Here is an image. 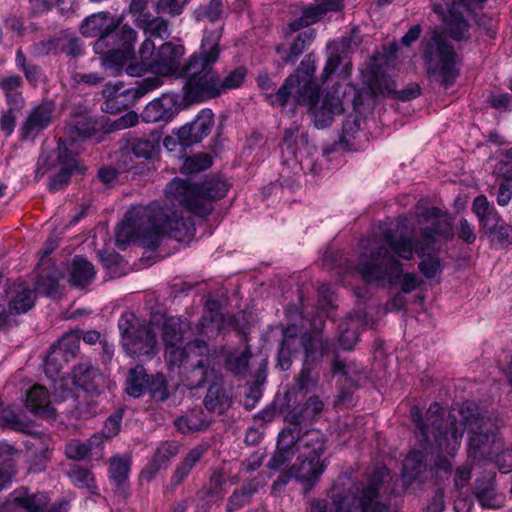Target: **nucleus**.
I'll return each instance as SVG.
<instances>
[{"instance_id":"nucleus-1","label":"nucleus","mask_w":512,"mask_h":512,"mask_svg":"<svg viewBox=\"0 0 512 512\" xmlns=\"http://www.w3.org/2000/svg\"><path fill=\"white\" fill-rule=\"evenodd\" d=\"M422 217L424 221L432 220V223L422 227L415 240L407 235L396 236L388 224L380 225V236L384 244L373 247L369 257L362 254L356 266L366 283L381 285L387 280L389 284H395L403 274V265L398 258L411 260L414 253L420 258L430 256L439 249V239L453 236L452 222L441 209L427 208Z\"/></svg>"},{"instance_id":"nucleus-2","label":"nucleus","mask_w":512,"mask_h":512,"mask_svg":"<svg viewBox=\"0 0 512 512\" xmlns=\"http://www.w3.org/2000/svg\"><path fill=\"white\" fill-rule=\"evenodd\" d=\"M411 417L417 429V437L423 445L436 448L460 446L465 430H468V448L498 446L500 439L491 429L483 425L478 406L470 401L456 404L448 415L439 403H432L423 417L414 406Z\"/></svg>"},{"instance_id":"nucleus-3","label":"nucleus","mask_w":512,"mask_h":512,"mask_svg":"<svg viewBox=\"0 0 512 512\" xmlns=\"http://www.w3.org/2000/svg\"><path fill=\"white\" fill-rule=\"evenodd\" d=\"M223 28L205 30L198 52H194L186 61V74H189L184 86L185 99L199 103L221 95L218 75L213 65L218 61Z\"/></svg>"},{"instance_id":"nucleus-4","label":"nucleus","mask_w":512,"mask_h":512,"mask_svg":"<svg viewBox=\"0 0 512 512\" xmlns=\"http://www.w3.org/2000/svg\"><path fill=\"white\" fill-rule=\"evenodd\" d=\"M229 188L227 181L215 177L205 180L201 186L174 178L167 184L165 193L170 203H178L186 213L205 217L212 211L210 201L225 197Z\"/></svg>"},{"instance_id":"nucleus-5","label":"nucleus","mask_w":512,"mask_h":512,"mask_svg":"<svg viewBox=\"0 0 512 512\" xmlns=\"http://www.w3.org/2000/svg\"><path fill=\"white\" fill-rule=\"evenodd\" d=\"M421 46L428 74L445 87L453 85L459 75V57L446 34L434 29L424 36Z\"/></svg>"},{"instance_id":"nucleus-6","label":"nucleus","mask_w":512,"mask_h":512,"mask_svg":"<svg viewBox=\"0 0 512 512\" xmlns=\"http://www.w3.org/2000/svg\"><path fill=\"white\" fill-rule=\"evenodd\" d=\"M156 216L157 210L151 207V204L130 209L124 221L116 228V245L120 249H125L131 241H134L147 248H156L160 244L161 234L159 227L152 224Z\"/></svg>"},{"instance_id":"nucleus-7","label":"nucleus","mask_w":512,"mask_h":512,"mask_svg":"<svg viewBox=\"0 0 512 512\" xmlns=\"http://www.w3.org/2000/svg\"><path fill=\"white\" fill-rule=\"evenodd\" d=\"M136 31L127 24L114 28L99 37L93 46L96 54L101 55L102 64L111 69H118L134 57Z\"/></svg>"},{"instance_id":"nucleus-8","label":"nucleus","mask_w":512,"mask_h":512,"mask_svg":"<svg viewBox=\"0 0 512 512\" xmlns=\"http://www.w3.org/2000/svg\"><path fill=\"white\" fill-rule=\"evenodd\" d=\"M214 358L208 354V347L204 340L195 339L187 343V352L182 363L171 364L182 368L186 386L197 389L205 383H211L220 375L214 364Z\"/></svg>"},{"instance_id":"nucleus-9","label":"nucleus","mask_w":512,"mask_h":512,"mask_svg":"<svg viewBox=\"0 0 512 512\" xmlns=\"http://www.w3.org/2000/svg\"><path fill=\"white\" fill-rule=\"evenodd\" d=\"M122 346L126 353L137 358H151L156 353V335L149 325L140 323L131 312L123 313L118 321Z\"/></svg>"},{"instance_id":"nucleus-10","label":"nucleus","mask_w":512,"mask_h":512,"mask_svg":"<svg viewBox=\"0 0 512 512\" xmlns=\"http://www.w3.org/2000/svg\"><path fill=\"white\" fill-rule=\"evenodd\" d=\"M336 92H327L319 105V87L307 82L304 83L302 90L295 95V104L308 106L315 126L325 128L331 124L334 115L344 111L343 101L336 95Z\"/></svg>"},{"instance_id":"nucleus-11","label":"nucleus","mask_w":512,"mask_h":512,"mask_svg":"<svg viewBox=\"0 0 512 512\" xmlns=\"http://www.w3.org/2000/svg\"><path fill=\"white\" fill-rule=\"evenodd\" d=\"M301 344L305 358L295 383L300 392H310L319 384V374L314 370L327 352L329 342L322 335L305 333L301 336Z\"/></svg>"},{"instance_id":"nucleus-12","label":"nucleus","mask_w":512,"mask_h":512,"mask_svg":"<svg viewBox=\"0 0 512 512\" xmlns=\"http://www.w3.org/2000/svg\"><path fill=\"white\" fill-rule=\"evenodd\" d=\"M162 84L163 81L159 76L144 78L137 82L135 87L129 89H123L124 86L121 82L114 85L107 83L102 91L104 97H106V101L104 102L105 108H103V110L115 112L118 111L121 106L128 107L134 105L138 99L160 87Z\"/></svg>"},{"instance_id":"nucleus-13","label":"nucleus","mask_w":512,"mask_h":512,"mask_svg":"<svg viewBox=\"0 0 512 512\" xmlns=\"http://www.w3.org/2000/svg\"><path fill=\"white\" fill-rule=\"evenodd\" d=\"M172 206L178 205L181 210L172 209L170 207L161 206L159 203H152L151 207L157 210L156 219L153 220V226H158L161 234L160 240L164 235H167L179 242L187 241L195 234V226L190 216H185L183 207L178 203L172 204Z\"/></svg>"},{"instance_id":"nucleus-14","label":"nucleus","mask_w":512,"mask_h":512,"mask_svg":"<svg viewBox=\"0 0 512 512\" xmlns=\"http://www.w3.org/2000/svg\"><path fill=\"white\" fill-rule=\"evenodd\" d=\"M389 470L385 466L377 467L366 484L357 487V501L360 512H391L389 501L381 499L385 477Z\"/></svg>"},{"instance_id":"nucleus-15","label":"nucleus","mask_w":512,"mask_h":512,"mask_svg":"<svg viewBox=\"0 0 512 512\" xmlns=\"http://www.w3.org/2000/svg\"><path fill=\"white\" fill-rule=\"evenodd\" d=\"M81 330H72L65 333L57 343L50 347V352L45 360L44 369L46 375L55 379L60 374L63 364L75 358L79 352Z\"/></svg>"},{"instance_id":"nucleus-16","label":"nucleus","mask_w":512,"mask_h":512,"mask_svg":"<svg viewBox=\"0 0 512 512\" xmlns=\"http://www.w3.org/2000/svg\"><path fill=\"white\" fill-rule=\"evenodd\" d=\"M185 54V47L181 43L171 41L163 43L150 62L151 72L161 76L182 77L186 74V62L182 64L181 60Z\"/></svg>"},{"instance_id":"nucleus-17","label":"nucleus","mask_w":512,"mask_h":512,"mask_svg":"<svg viewBox=\"0 0 512 512\" xmlns=\"http://www.w3.org/2000/svg\"><path fill=\"white\" fill-rule=\"evenodd\" d=\"M55 110L53 101H43L32 107L19 127L20 140L34 141L52 124Z\"/></svg>"},{"instance_id":"nucleus-18","label":"nucleus","mask_w":512,"mask_h":512,"mask_svg":"<svg viewBox=\"0 0 512 512\" xmlns=\"http://www.w3.org/2000/svg\"><path fill=\"white\" fill-rule=\"evenodd\" d=\"M188 328V323L181 317L171 316L165 319L162 327V338L166 345L165 356L169 364L183 362L187 352V344L181 347L183 335Z\"/></svg>"},{"instance_id":"nucleus-19","label":"nucleus","mask_w":512,"mask_h":512,"mask_svg":"<svg viewBox=\"0 0 512 512\" xmlns=\"http://www.w3.org/2000/svg\"><path fill=\"white\" fill-rule=\"evenodd\" d=\"M321 450H311L309 455L300 459L291 465V470L294 479L298 481L303 487V494H309L318 483L321 475L325 471L326 463L321 460Z\"/></svg>"},{"instance_id":"nucleus-20","label":"nucleus","mask_w":512,"mask_h":512,"mask_svg":"<svg viewBox=\"0 0 512 512\" xmlns=\"http://www.w3.org/2000/svg\"><path fill=\"white\" fill-rule=\"evenodd\" d=\"M442 1L443 3L434 5V11L442 16L449 36L456 41L468 39L469 24L462 16L464 0Z\"/></svg>"},{"instance_id":"nucleus-21","label":"nucleus","mask_w":512,"mask_h":512,"mask_svg":"<svg viewBox=\"0 0 512 512\" xmlns=\"http://www.w3.org/2000/svg\"><path fill=\"white\" fill-rule=\"evenodd\" d=\"M472 494L483 509L498 510L505 505V496L497 491L496 472H485L474 482Z\"/></svg>"},{"instance_id":"nucleus-22","label":"nucleus","mask_w":512,"mask_h":512,"mask_svg":"<svg viewBox=\"0 0 512 512\" xmlns=\"http://www.w3.org/2000/svg\"><path fill=\"white\" fill-rule=\"evenodd\" d=\"M214 125V114L210 109H202L194 120L180 127L177 132L179 143L190 147L201 142Z\"/></svg>"},{"instance_id":"nucleus-23","label":"nucleus","mask_w":512,"mask_h":512,"mask_svg":"<svg viewBox=\"0 0 512 512\" xmlns=\"http://www.w3.org/2000/svg\"><path fill=\"white\" fill-rule=\"evenodd\" d=\"M131 458L128 454L114 455L109 461L108 478L114 493L127 499L130 496L129 474Z\"/></svg>"},{"instance_id":"nucleus-24","label":"nucleus","mask_w":512,"mask_h":512,"mask_svg":"<svg viewBox=\"0 0 512 512\" xmlns=\"http://www.w3.org/2000/svg\"><path fill=\"white\" fill-rule=\"evenodd\" d=\"M178 112V96L173 93H165L148 103L141 117L146 123L169 122Z\"/></svg>"},{"instance_id":"nucleus-25","label":"nucleus","mask_w":512,"mask_h":512,"mask_svg":"<svg viewBox=\"0 0 512 512\" xmlns=\"http://www.w3.org/2000/svg\"><path fill=\"white\" fill-rule=\"evenodd\" d=\"M57 150V158L61 167L50 181L49 189L52 192L63 190L68 185L73 172L78 169L76 155L68 149L65 140L59 139Z\"/></svg>"},{"instance_id":"nucleus-26","label":"nucleus","mask_w":512,"mask_h":512,"mask_svg":"<svg viewBox=\"0 0 512 512\" xmlns=\"http://www.w3.org/2000/svg\"><path fill=\"white\" fill-rule=\"evenodd\" d=\"M104 376L90 362L80 363L73 369V383L87 393H99L104 385Z\"/></svg>"},{"instance_id":"nucleus-27","label":"nucleus","mask_w":512,"mask_h":512,"mask_svg":"<svg viewBox=\"0 0 512 512\" xmlns=\"http://www.w3.org/2000/svg\"><path fill=\"white\" fill-rule=\"evenodd\" d=\"M203 403L208 411L218 414H223L230 407L232 398L223 385L221 375L209 383Z\"/></svg>"},{"instance_id":"nucleus-28","label":"nucleus","mask_w":512,"mask_h":512,"mask_svg":"<svg viewBox=\"0 0 512 512\" xmlns=\"http://www.w3.org/2000/svg\"><path fill=\"white\" fill-rule=\"evenodd\" d=\"M297 327L289 326L283 331V339L277 353L276 366L282 371L288 370L292 365V356L302 347L301 338L298 339Z\"/></svg>"},{"instance_id":"nucleus-29","label":"nucleus","mask_w":512,"mask_h":512,"mask_svg":"<svg viewBox=\"0 0 512 512\" xmlns=\"http://www.w3.org/2000/svg\"><path fill=\"white\" fill-rule=\"evenodd\" d=\"M25 407L34 414L55 418V410L50 404L48 391L43 386L34 385L27 391Z\"/></svg>"},{"instance_id":"nucleus-30","label":"nucleus","mask_w":512,"mask_h":512,"mask_svg":"<svg viewBox=\"0 0 512 512\" xmlns=\"http://www.w3.org/2000/svg\"><path fill=\"white\" fill-rule=\"evenodd\" d=\"M98 131V123L87 115L72 117L65 126V135L72 142L83 141Z\"/></svg>"},{"instance_id":"nucleus-31","label":"nucleus","mask_w":512,"mask_h":512,"mask_svg":"<svg viewBox=\"0 0 512 512\" xmlns=\"http://www.w3.org/2000/svg\"><path fill=\"white\" fill-rule=\"evenodd\" d=\"M329 50L330 54L323 69L322 80L326 81L329 79L332 74L337 72L340 65H342V68L340 69L339 74L344 77L348 76L351 69V63L347 60L345 45L343 43H333L329 46Z\"/></svg>"},{"instance_id":"nucleus-32","label":"nucleus","mask_w":512,"mask_h":512,"mask_svg":"<svg viewBox=\"0 0 512 512\" xmlns=\"http://www.w3.org/2000/svg\"><path fill=\"white\" fill-rule=\"evenodd\" d=\"M115 19L108 12H99L87 17L81 24L80 30L85 37H101L114 28Z\"/></svg>"},{"instance_id":"nucleus-33","label":"nucleus","mask_w":512,"mask_h":512,"mask_svg":"<svg viewBox=\"0 0 512 512\" xmlns=\"http://www.w3.org/2000/svg\"><path fill=\"white\" fill-rule=\"evenodd\" d=\"M8 296V306L16 315L27 312L34 305L33 291L24 283L12 285Z\"/></svg>"},{"instance_id":"nucleus-34","label":"nucleus","mask_w":512,"mask_h":512,"mask_svg":"<svg viewBox=\"0 0 512 512\" xmlns=\"http://www.w3.org/2000/svg\"><path fill=\"white\" fill-rule=\"evenodd\" d=\"M300 77L298 74L288 76L276 93H267L265 100L271 105L286 106L290 99L295 102V95L302 90Z\"/></svg>"},{"instance_id":"nucleus-35","label":"nucleus","mask_w":512,"mask_h":512,"mask_svg":"<svg viewBox=\"0 0 512 512\" xmlns=\"http://www.w3.org/2000/svg\"><path fill=\"white\" fill-rule=\"evenodd\" d=\"M122 421V413L116 412L112 414L104 423L102 431L100 433H95L92 435L88 443L78 445L75 448H98L101 445L108 444V441L116 436L120 431Z\"/></svg>"},{"instance_id":"nucleus-36","label":"nucleus","mask_w":512,"mask_h":512,"mask_svg":"<svg viewBox=\"0 0 512 512\" xmlns=\"http://www.w3.org/2000/svg\"><path fill=\"white\" fill-rule=\"evenodd\" d=\"M94 266L84 257L75 256L71 264L69 283L83 288L89 285L95 277Z\"/></svg>"},{"instance_id":"nucleus-37","label":"nucleus","mask_w":512,"mask_h":512,"mask_svg":"<svg viewBox=\"0 0 512 512\" xmlns=\"http://www.w3.org/2000/svg\"><path fill=\"white\" fill-rule=\"evenodd\" d=\"M315 38L314 29H308L301 33H299L291 43L289 48V52H287L283 47L278 46L276 51L278 54H281L282 59L286 63H295L298 57L311 45Z\"/></svg>"},{"instance_id":"nucleus-38","label":"nucleus","mask_w":512,"mask_h":512,"mask_svg":"<svg viewBox=\"0 0 512 512\" xmlns=\"http://www.w3.org/2000/svg\"><path fill=\"white\" fill-rule=\"evenodd\" d=\"M155 54L156 52L154 42L150 38L145 39L139 50L140 61L131 62L129 65H127L125 69L126 73L132 77H140L146 74L148 71H151L150 62L153 61Z\"/></svg>"},{"instance_id":"nucleus-39","label":"nucleus","mask_w":512,"mask_h":512,"mask_svg":"<svg viewBox=\"0 0 512 512\" xmlns=\"http://www.w3.org/2000/svg\"><path fill=\"white\" fill-rule=\"evenodd\" d=\"M174 423L179 431L188 433L206 428L209 420L201 407H195L178 417Z\"/></svg>"},{"instance_id":"nucleus-40","label":"nucleus","mask_w":512,"mask_h":512,"mask_svg":"<svg viewBox=\"0 0 512 512\" xmlns=\"http://www.w3.org/2000/svg\"><path fill=\"white\" fill-rule=\"evenodd\" d=\"M17 501L27 512H67V502L54 503L46 509L48 498L45 494L27 495L17 498Z\"/></svg>"},{"instance_id":"nucleus-41","label":"nucleus","mask_w":512,"mask_h":512,"mask_svg":"<svg viewBox=\"0 0 512 512\" xmlns=\"http://www.w3.org/2000/svg\"><path fill=\"white\" fill-rule=\"evenodd\" d=\"M325 409V402L320 398L319 395H311L304 405L301 407L298 413L291 415V418L295 424L311 423L316 421Z\"/></svg>"},{"instance_id":"nucleus-42","label":"nucleus","mask_w":512,"mask_h":512,"mask_svg":"<svg viewBox=\"0 0 512 512\" xmlns=\"http://www.w3.org/2000/svg\"><path fill=\"white\" fill-rule=\"evenodd\" d=\"M149 379L150 377L146 373L145 368L142 365H137L128 372L126 392L134 398L142 396L147 391Z\"/></svg>"},{"instance_id":"nucleus-43","label":"nucleus","mask_w":512,"mask_h":512,"mask_svg":"<svg viewBox=\"0 0 512 512\" xmlns=\"http://www.w3.org/2000/svg\"><path fill=\"white\" fill-rule=\"evenodd\" d=\"M492 243L504 248L512 244V226L506 224L498 214L495 224L490 227H481Z\"/></svg>"},{"instance_id":"nucleus-44","label":"nucleus","mask_w":512,"mask_h":512,"mask_svg":"<svg viewBox=\"0 0 512 512\" xmlns=\"http://www.w3.org/2000/svg\"><path fill=\"white\" fill-rule=\"evenodd\" d=\"M424 450H411L403 461V477L409 481L421 480V474L426 470Z\"/></svg>"},{"instance_id":"nucleus-45","label":"nucleus","mask_w":512,"mask_h":512,"mask_svg":"<svg viewBox=\"0 0 512 512\" xmlns=\"http://www.w3.org/2000/svg\"><path fill=\"white\" fill-rule=\"evenodd\" d=\"M472 211L478 218L480 227H490L498 219V211L490 206L487 197L484 195L475 197L472 203Z\"/></svg>"},{"instance_id":"nucleus-46","label":"nucleus","mask_w":512,"mask_h":512,"mask_svg":"<svg viewBox=\"0 0 512 512\" xmlns=\"http://www.w3.org/2000/svg\"><path fill=\"white\" fill-rule=\"evenodd\" d=\"M67 476L77 488H85L91 494H98V488L91 471L77 464L70 465Z\"/></svg>"},{"instance_id":"nucleus-47","label":"nucleus","mask_w":512,"mask_h":512,"mask_svg":"<svg viewBox=\"0 0 512 512\" xmlns=\"http://www.w3.org/2000/svg\"><path fill=\"white\" fill-rule=\"evenodd\" d=\"M225 16H227V9L223 0H210L208 4L200 6L194 11L196 21L207 19L211 23H215Z\"/></svg>"},{"instance_id":"nucleus-48","label":"nucleus","mask_w":512,"mask_h":512,"mask_svg":"<svg viewBox=\"0 0 512 512\" xmlns=\"http://www.w3.org/2000/svg\"><path fill=\"white\" fill-rule=\"evenodd\" d=\"M324 16L322 10L316 3L314 5H308L302 9L300 17L289 22L288 28L291 32H297L304 27L318 22Z\"/></svg>"},{"instance_id":"nucleus-49","label":"nucleus","mask_w":512,"mask_h":512,"mask_svg":"<svg viewBox=\"0 0 512 512\" xmlns=\"http://www.w3.org/2000/svg\"><path fill=\"white\" fill-rule=\"evenodd\" d=\"M143 17L144 19L141 22L144 23L145 33L160 39H166L170 36V25L167 19L161 16L149 18L150 14H145Z\"/></svg>"},{"instance_id":"nucleus-50","label":"nucleus","mask_w":512,"mask_h":512,"mask_svg":"<svg viewBox=\"0 0 512 512\" xmlns=\"http://www.w3.org/2000/svg\"><path fill=\"white\" fill-rule=\"evenodd\" d=\"M201 457V450H191L181 464L176 468L171 478V483L175 486L181 484Z\"/></svg>"},{"instance_id":"nucleus-51","label":"nucleus","mask_w":512,"mask_h":512,"mask_svg":"<svg viewBox=\"0 0 512 512\" xmlns=\"http://www.w3.org/2000/svg\"><path fill=\"white\" fill-rule=\"evenodd\" d=\"M19 450H5L6 455L0 462V491L6 489L12 482L16 474L15 461L13 455Z\"/></svg>"},{"instance_id":"nucleus-52","label":"nucleus","mask_w":512,"mask_h":512,"mask_svg":"<svg viewBox=\"0 0 512 512\" xmlns=\"http://www.w3.org/2000/svg\"><path fill=\"white\" fill-rule=\"evenodd\" d=\"M212 165V158L206 153H197L187 157L181 167L185 174H195L208 169Z\"/></svg>"},{"instance_id":"nucleus-53","label":"nucleus","mask_w":512,"mask_h":512,"mask_svg":"<svg viewBox=\"0 0 512 512\" xmlns=\"http://www.w3.org/2000/svg\"><path fill=\"white\" fill-rule=\"evenodd\" d=\"M59 51L70 57H77L83 53L80 39L72 33L61 31L59 33Z\"/></svg>"},{"instance_id":"nucleus-54","label":"nucleus","mask_w":512,"mask_h":512,"mask_svg":"<svg viewBox=\"0 0 512 512\" xmlns=\"http://www.w3.org/2000/svg\"><path fill=\"white\" fill-rule=\"evenodd\" d=\"M15 63L17 68L24 73L28 82L33 85L38 83L42 76V69L36 64L28 63L21 49L16 52Z\"/></svg>"},{"instance_id":"nucleus-55","label":"nucleus","mask_w":512,"mask_h":512,"mask_svg":"<svg viewBox=\"0 0 512 512\" xmlns=\"http://www.w3.org/2000/svg\"><path fill=\"white\" fill-rule=\"evenodd\" d=\"M247 75V69L243 66L236 67L231 70L223 79L218 77V85L220 93L226 92L227 90L239 88Z\"/></svg>"},{"instance_id":"nucleus-56","label":"nucleus","mask_w":512,"mask_h":512,"mask_svg":"<svg viewBox=\"0 0 512 512\" xmlns=\"http://www.w3.org/2000/svg\"><path fill=\"white\" fill-rule=\"evenodd\" d=\"M0 426L10 427L11 429L19 432H27L29 425L26 421L11 408H2L0 402Z\"/></svg>"},{"instance_id":"nucleus-57","label":"nucleus","mask_w":512,"mask_h":512,"mask_svg":"<svg viewBox=\"0 0 512 512\" xmlns=\"http://www.w3.org/2000/svg\"><path fill=\"white\" fill-rule=\"evenodd\" d=\"M189 2L190 0H157L154 9L158 14L165 13L176 17L183 13Z\"/></svg>"},{"instance_id":"nucleus-58","label":"nucleus","mask_w":512,"mask_h":512,"mask_svg":"<svg viewBox=\"0 0 512 512\" xmlns=\"http://www.w3.org/2000/svg\"><path fill=\"white\" fill-rule=\"evenodd\" d=\"M293 458L294 450H275L273 456L267 463V467L275 471H287L291 467L290 463Z\"/></svg>"},{"instance_id":"nucleus-59","label":"nucleus","mask_w":512,"mask_h":512,"mask_svg":"<svg viewBox=\"0 0 512 512\" xmlns=\"http://www.w3.org/2000/svg\"><path fill=\"white\" fill-rule=\"evenodd\" d=\"M147 391L156 401L163 402L169 397L166 379L161 374L150 377Z\"/></svg>"},{"instance_id":"nucleus-60","label":"nucleus","mask_w":512,"mask_h":512,"mask_svg":"<svg viewBox=\"0 0 512 512\" xmlns=\"http://www.w3.org/2000/svg\"><path fill=\"white\" fill-rule=\"evenodd\" d=\"M250 356L248 350L231 354L227 359V368L236 375L244 376L247 372Z\"/></svg>"},{"instance_id":"nucleus-61","label":"nucleus","mask_w":512,"mask_h":512,"mask_svg":"<svg viewBox=\"0 0 512 512\" xmlns=\"http://www.w3.org/2000/svg\"><path fill=\"white\" fill-rule=\"evenodd\" d=\"M372 92L383 96H393L396 93L395 82L387 76H376L370 84Z\"/></svg>"},{"instance_id":"nucleus-62","label":"nucleus","mask_w":512,"mask_h":512,"mask_svg":"<svg viewBox=\"0 0 512 512\" xmlns=\"http://www.w3.org/2000/svg\"><path fill=\"white\" fill-rule=\"evenodd\" d=\"M168 461L169 456L167 454L162 453L161 450H156L151 461L142 471V476L146 477L148 480H151L162 467L167 466Z\"/></svg>"},{"instance_id":"nucleus-63","label":"nucleus","mask_w":512,"mask_h":512,"mask_svg":"<svg viewBox=\"0 0 512 512\" xmlns=\"http://www.w3.org/2000/svg\"><path fill=\"white\" fill-rule=\"evenodd\" d=\"M31 51L36 56H45L59 52V33L54 37L33 44Z\"/></svg>"},{"instance_id":"nucleus-64","label":"nucleus","mask_w":512,"mask_h":512,"mask_svg":"<svg viewBox=\"0 0 512 512\" xmlns=\"http://www.w3.org/2000/svg\"><path fill=\"white\" fill-rule=\"evenodd\" d=\"M310 512H349L348 510L342 511L339 500L335 497L333 503L326 499L314 498L309 503Z\"/></svg>"}]
</instances>
